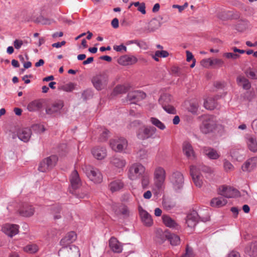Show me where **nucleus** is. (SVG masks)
I'll list each match as a JSON object with an SVG mask.
<instances>
[{"instance_id": "1", "label": "nucleus", "mask_w": 257, "mask_h": 257, "mask_svg": "<svg viewBox=\"0 0 257 257\" xmlns=\"http://www.w3.org/2000/svg\"><path fill=\"white\" fill-rule=\"evenodd\" d=\"M203 120L200 126L201 132L204 134H208L213 132L216 128V122L212 115H205L202 116Z\"/></svg>"}, {"instance_id": "2", "label": "nucleus", "mask_w": 257, "mask_h": 257, "mask_svg": "<svg viewBox=\"0 0 257 257\" xmlns=\"http://www.w3.org/2000/svg\"><path fill=\"white\" fill-rule=\"evenodd\" d=\"M146 168L140 163H135L128 168L127 176L131 180H136L146 173Z\"/></svg>"}, {"instance_id": "3", "label": "nucleus", "mask_w": 257, "mask_h": 257, "mask_svg": "<svg viewBox=\"0 0 257 257\" xmlns=\"http://www.w3.org/2000/svg\"><path fill=\"white\" fill-rule=\"evenodd\" d=\"M166 177V171L163 167L158 166L155 168L153 174L154 184L158 190L163 187Z\"/></svg>"}, {"instance_id": "4", "label": "nucleus", "mask_w": 257, "mask_h": 257, "mask_svg": "<svg viewBox=\"0 0 257 257\" xmlns=\"http://www.w3.org/2000/svg\"><path fill=\"white\" fill-rule=\"evenodd\" d=\"M58 157L56 155L45 158L40 163L38 170L42 172H46L52 169L56 164Z\"/></svg>"}, {"instance_id": "5", "label": "nucleus", "mask_w": 257, "mask_h": 257, "mask_svg": "<svg viewBox=\"0 0 257 257\" xmlns=\"http://www.w3.org/2000/svg\"><path fill=\"white\" fill-rule=\"evenodd\" d=\"M85 172L88 178L94 183L99 184L102 181V175L98 169L91 166H86Z\"/></svg>"}, {"instance_id": "6", "label": "nucleus", "mask_w": 257, "mask_h": 257, "mask_svg": "<svg viewBox=\"0 0 257 257\" xmlns=\"http://www.w3.org/2000/svg\"><path fill=\"white\" fill-rule=\"evenodd\" d=\"M108 77L105 73H100L93 76L91 82L94 87L98 90L104 89L107 84Z\"/></svg>"}, {"instance_id": "7", "label": "nucleus", "mask_w": 257, "mask_h": 257, "mask_svg": "<svg viewBox=\"0 0 257 257\" xmlns=\"http://www.w3.org/2000/svg\"><path fill=\"white\" fill-rule=\"evenodd\" d=\"M59 255L64 257H80V253L78 247L75 245L65 246L59 251Z\"/></svg>"}, {"instance_id": "8", "label": "nucleus", "mask_w": 257, "mask_h": 257, "mask_svg": "<svg viewBox=\"0 0 257 257\" xmlns=\"http://www.w3.org/2000/svg\"><path fill=\"white\" fill-rule=\"evenodd\" d=\"M170 180L173 188L175 190H179L183 188L184 177L180 172H176L173 173L171 177Z\"/></svg>"}, {"instance_id": "9", "label": "nucleus", "mask_w": 257, "mask_h": 257, "mask_svg": "<svg viewBox=\"0 0 257 257\" xmlns=\"http://www.w3.org/2000/svg\"><path fill=\"white\" fill-rule=\"evenodd\" d=\"M110 146L115 152H121L126 148L127 146V141L123 138L111 140Z\"/></svg>"}, {"instance_id": "10", "label": "nucleus", "mask_w": 257, "mask_h": 257, "mask_svg": "<svg viewBox=\"0 0 257 257\" xmlns=\"http://www.w3.org/2000/svg\"><path fill=\"white\" fill-rule=\"evenodd\" d=\"M190 175L196 186L200 188L203 185L202 176L201 175L198 168L195 166H190Z\"/></svg>"}, {"instance_id": "11", "label": "nucleus", "mask_w": 257, "mask_h": 257, "mask_svg": "<svg viewBox=\"0 0 257 257\" xmlns=\"http://www.w3.org/2000/svg\"><path fill=\"white\" fill-rule=\"evenodd\" d=\"M156 128L154 126H147L139 131L137 134L138 138L145 140L152 137L156 132Z\"/></svg>"}, {"instance_id": "12", "label": "nucleus", "mask_w": 257, "mask_h": 257, "mask_svg": "<svg viewBox=\"0 0 257 257\" xmlns=\"http://www.w3.org/2000/svg\"><path fill=\"white\" fill-rule=\"evenodd\" d=\"M239 191L234 188L222 186L219 188V194L226 198H232L239 195Z\"/></svg>"}, {"instance_id": "13", "label": "nucleus", "mask_w": 257, "mask_h": 257, "mask_svg": "<svg viewBox=\"0 0 257 257\" xmlns=\"http://www.w3.org/2000/svg\"><path fill=\"white\" fill-rule=\"evenodd\" d=\"M63 107V102L61 101L55 102L46 108V113L49 115L54 116L59 113Z\"/></svg>"}, {"instance_id": "14", "label": "nucleus", "mask_w": 257, "mask_h": 257, "mask_svg": "<svg viewBox=\"0 0 257 257\" xmlns=\"http://www.w3.org/2000/svg\"><path fill=\"white\" fill-rule=\"evenodd\" d=\"M18 211L20 215L29 217L33 215L35 212V208L31 205L25 203L22 205Z\"/></svg>"}, {"instance_id": "15", "label": "nucleus", "mask_w": 257, "mask_h": 257, "mask_svg": "<svg viewBox=\"0 0 257 257\" xmlns=\"http://www.w3.org/2000/svg\"><path fill=\"white\" fill-rule=\"evenodd\" d=\"M146 96V94L140 91H134L130 92L127 96V100L131 103H135L140 100L144 99Z\"/></svg>"}, {"instance_id": "16", "label": "nucleus", "mask_w": 257, "mask_h": 257, "mask_svg": "<svg viewBox=\"0 0 257 257\" xmlns=\"http://www.w3.org/2000/svg\"><path fill=\"white\" fill-rule=\"evenodd\" d=\"M3 231L12 237L19 232V226L16 224H6L2 228Z\"/></svg>"}, {"instance_id": "17", "label": "nucleus", "mask_w": 257, "mask_h": 257, "mask_svg": "<svg viewBox=\"0 0 257 257\" xmlns=\"http://www.w3.org/2000/svg\"><path fill=\"white\" fill-rule=\"evenodd\" d=\"M204 155L211 160H217L220 157L218 152L214 148L204 147L202 149Z\"/></svg>"}, {"instance_id": "18", "label": "nucleus", "mask_w": 257, "mask_h": 257, "mask_svg": "<svg viewBox=\"0 0 257 257\" xmlns=\"http://www.w3.org/2000/svg\"><path fill=\"white\" fill-rule=\"evenodd\" d=\"M44 103V101L43 99H35L28 104L27 109L29 111L31 112L39 111L42 108Z\"/></svg>"}, {"instance_id": "19", "label": "nucleus", "mask_w": 257, "mask_h": 257, "mask_svg": "<svg viewBox=\"0 0 257 257\" xmlns=\"http://www.w3.org/2000/svg\"><path fill=\"white\" fill-rule=\"evenodd\" d=\"M198 221V214L197 212L193 210L188 214L186 217V223L189 227H194Z\"/></svg>"}, {"instance_id": "20", "label": "nucleus", "mask_w": 257, "mask_h": 257, "mask_svg": "<svg viewBox=\"0 0 257 257\" xmlns=\"http://www.w3.org/2000/svg\"><path fill=\"white\" fill-rule=\"evenodd\" d=\"M70 181L71 185L73 189H76L81 185L79 174L76 170H74L70 177Z\"/></svg>"}, {"instance_id": "21", "label": "nucleus", "mask_w": 257, "mask_h": 257, "mask_svg": "<svg viewBox=\"0 0 257 257\" xmlns=\"http://www.w3.org/2000/svg\"><path fill=\"white\" fill-rule=\"evenodd\" d=\"M137 61L138 59L136 57L127 55L120 57L118 60V63L123 66L133 65L137 63Z\"/></svg>"}, {"instance_id": "22", "label": "nucleus", "mask_w": 257, "mask_h": 257, "mask_svg": "<svg viewBox=\"0 0 257 257\" xmlns=\"http://www.w3.org/2000/svg\"><path fill=\"white\" fill-rule=\"evenodd\" d=\"M109 246L114 252L120 253L122 251V247L121 243L114 237H112L109 239Z\"/></svg>"}, {"instance_id": "23", "label": "nucleus", "mask_w": 257, "mask_h": 257, "mask_svg": "<svg viewBox=\"0 0 257 257\" xmlns=\"http://www.w3.org/2000/svg\"><path fill=\"white\" fill-rule=\"evenodd\" d=\"M113 210L117 215H121L123 217H127L130 215V211L128 207L124 205H120L118 206H114Z\"/></svg>"}, {"instance_id": "24", "label": "nucleus", "mask_w": 257, "mask_h": 257, "mask_svg": "<svg viewBox=\"0 0 257 257\" xmlns=\"http://www.w3.org/2000/svg\"><path fill=\"white\" fill-rule=\"evenodd\" d=\"M183 151L186 156L189 159H194L195 153L192 145L188 142H184L183 145Z\"/></svg>"}, {"instance_id": "25", "label": "nucleus", "mask_w": 257, "mask_h": 257, "mask_svg": "<svg viewBox=\"0 0 257 257\" xmlns=\"http://www.w3.org/2000/svg\"><path fill=\"white\" fill-rule=\"evenodd\" d=\"M32 135L31 130L27 127L20 130L18 134L19 138L24 142H27Z\"/></svg>"}, {"instance_id": "26", "label": "nucleus", "mask_w": 257, "mask_h": 257, "mask_svg": "<svg viewBox=\"0 0 257 257\" xmlns=\"http://www.w3.org/2000/svg\"><path fill=\"white\" fill-rule=\"evenodd\" d=\"M245 253L250 257H257V241L251 242L245 247Z\"/></svg>"}, {"instance_id": "27", "label": "nucleus", "mask_w": 257, "mask_h": 257, "mask_svg": "<svg viewBox=\"0 0 257 257\" xmlns=\"http://www.w3.org/2000/svg\"><path fill=\"white\" fill-rule=\"evenodd\" d=\"M140 214L142 221L146 226H150L153 224L152 217L146 211L142 210Z\"/></svg>"}, {"instance_id": "28", "label": "nucleus", "mask_w": 257, "mask_h": 257, "mask_svg": "<svg viewBox=\"0 0 257 257\" xmlns=\"http://www.w3.org/2000/svg\"><path fill=\"white\" fill-rule=\"evenodd\" d=\"M93 156L98 160L103 159L106 156V150L104 148H95L92 151Z\"/></svg>"}, {"instance_id": "29", "label": "nucleus", "mask_w": 257, "mask_h": 257, "mask_svg": "<svg viewBox=\"0 0 257 257\" xmlns=\"http://www.w3.org/2000/svg\"><path fill=\"white\" fill-rule=\"evenodd\" d=\"M236 81L237 84L244 89L248 90L251 87V84L249 80L243 76H238L236 78Z\"/></svg>"}, {"instance_id": "30", "label": "nucleus", "mask_w": 257, "mask_h": 257, "mask_svg": "<svg viewBox=\"0 0 257 257\" xmlns=\"http://www.w3.org/2000/svg\"><path fill=\"white\" fill-rule=\"evenodd\" d=\"M257 162V157L250 158L247 160L242 166L243 171H250L255 166Z\"/></svg>"}, {"instance_id": "31", "label": "nucleus", "mask_w": 257, "mask_h": 257, "mask_svg": "<svg viewBox=\"0 0 257 257\" xmlns=\"http://www.w3.org/2000/svg\"><path fill=\"white\" fill-rule=\"evenodd\" d=\"M76 238V234L74 231L68 232L66 235L60 241V244L62 245L70 243L75 240Z\"/></svg>"}, {"instance_id": "32", "label": "nucleus", "mask_w": 257, "mask_h": 257, "mask_svg": "<svg viewBox=\"0 0 257 257\" xmlns=\"http://www.w3.org/2000/svg\"><path fill=\"white\" fill-rule=\"evenodd\" d=\"M163 222L164 224L167 227L170 228H179V225L176 221L171 218L168 215H163L162 217Z\"/></svg>"}, {"instance_id": "33", "label": "nucleus", "mask_w": 257, "mask_h": 257, "mask_svg": "<svg viewBox=\"0 0 257 257\" xmlns=\"http://www.w3.org/2000/svg\"><path fill=\"white\" fill-rule=\"evenodd\" d=\"M246 144L248 149L252 152H257V141L255 138L249 136L246 138Z\"/></svg>"}, {"instance_id": "34", "label": "nucleus", "mask_w": 257, "mask_h": 257, "mask_svg": "<svg viewBox=\"0 0 257 257\" xmlns=\"http://www.w3.org/2000/svg\"><path fill=\"white\" fill-rule=\"evenodd\" d=\"M111 192L118 191L124 187V183L120 180H117L111 182L109 185Z\"/></svg>"}, {"instance_id": "35", "label": "nucleus", "mask_w": 257, "mask_h": 257, "mask_svg": "<svg viewBox=\"0 0 257 257\" xmlns=\"http://www.w3.org/2000/svg\"><path fill=\"white\" fill-rule=\"evenodd\" d=\"M172 101V96L169 94H164L161 96L159 99L160 104L162 106V107H165L167 105H169Z\"/></svg>"}, {"instance_id": "36", "label": "nucleus", "mask_w": 257, "mask_h": 257, "mask_svg": "<svg viewBox=\"0 0 257 257\" xmlns=\"http://www.w3.org/2000/svg\"><path fill=\"white\" fill-rule=\"evenodd\" d=\"M227 200L222 197L213 198L210 202V205L214 207H220L227 203Z\"/></svg>"}, {"instance_id": "37", "label": "nucleus", "mask_w": 257, "mask_h": 257, "mask_svg": "<svg viewBox=\"0 0 257 257\" xmlns=\"http://www.w3.org/2000/svg\"><path fill=\"white\" fill-rule=\"evenodd\" d=\"M165 236L172 245H177L180 243V237L176 234L169 232V234H167Z\"/></svg>"}, {"instance_id": "38", "label": "nucleus", "mask_w": 257, "mask_h": 257, "mask_svg": "<svg viewBox=\"0 0 257 257\" xmlns=\"http://www.w3.org/2000/svg\"><path fill=\"white\" fill-rule=\"evenodd\" d=\"M161 26V23L156 18L151 20L148 24V31L149 32H153L158 29Z\"/></svg>"}, {"instance_id": "39", "label": "nucleus", "mask_w": 257, "mask_h": 257, "mask_svg": "<svg viewBox=\"0 0 257 257\" xmlns=\"http://www.w3.org/2000/svg\"><path fill=\"white\" fill-rule=\"evenodd\" d=\"M51 213L54 215V219H59L61 216L60 212L61 211V207L59 205H55L51 207Z\"/></svg>"}, {"instance_id": "40", "label": "nucleus", "mask_w": 257, "mask_h": 257, "mask_svg": "<svg viewBox=\"0 0 257 257\" xmlns=\"http://www.w3.org/2000/svg\"><path fill=\"white\" fill-rule=\"evenodd\" d=\"M129 87L126 85H118L113 89L112 93L113 95L124 93H126Z\"/></svg>"}, {"instance_id": "41", "label": "nucleus", "mask_w": 257, "mask_h": 257, "mask_svg": "<svg viewBox=\"0 0 257 257\" xmlns=\"http://www.w3.org/2000/svg\"><path fill=\"white\" fill-rule=\"evenodd\" d=\"M111 163L113 166L119 168L123 167L125 165L124 160L115 157L111 159Z\"/></svg>"}, {"instance_id": "42", "label": "nucleus", "mask_w": 257, "mask_h": 257, "mask_svg": "<svg viewBox=\"0 0 257 257\" xmlns=\"http://www.w3.org/2000/svg\"><path fill=\"white\" fill-rule=\"evenodd\" d=\"M140 178L141 179V182L142 188L144 189H147L150 183V177L149 175L145 173Z\"/></svg>"}, {"instance_id": "43", "label": "nucleus", "mask_w": 257, "mask_h": 257, "mask_svg": "<svg viewBox=\"0 0 257 257\" xmlns=\"http://www.w3.org/2000/svg\"><path fill=\"white\" fill-rule=\"evenodd\" d=\"M204 105L206 109L213 110L216 107V103L214 98L209 97L205 101Z\"/></svg>"}, {"instance_id": "44", "label": "nucleus", "mask_w": 257, "mask_h": 257, "mask_svg": "<svg viewBox=\"0 0 257 257\" xmlns=\"http://www.w3.org/2000/svg\"><path fill=\"white\" fill-rule=\"evenodd\" d=\"M150 121L152 123V124H153L154 125H155V126L157 127L158 128L161 130H164L166 128L165 125L156 117H151Z\"/></svg>"}, {"instance_id": "45", "label": "nucleus", "mask_w": 257, "mask_h": 257, "mask_svg": "<svg viewBox=\"0 0 257 257\" xmlns=\"http://www.w3.org/2000/svg\"><path fill=\"white\" fill-rule=\"evenodd\" d=\"M137 158L139 160L147 159L148 155L147 151L144 149H141L137 152Z\"/></svg>"}, {"instance_id": "46", "label": "nucleus", "mask_w": 257, "mask_h": 257, "mask_svg": "<svg viewBox=\"0 0 257 257\" xmlns=\"http://www.w3.org/2000/svg\"><path fill=\"white\" fill-rule=\"evenodd\" d=\"M247 22L245 20L239 21L236 25V29L239 32H243L247 29Z\"/></svg>"}, {"instance_id": "47", "label": "nucleus", "mask_w": 257, "mask_h": 257, "mask_svg": "<svg viewBox=\"0 0 257 257\" xmlns=\"http://www.w3.org/2000/svg\"><path fill=\"white\" fill-rule=\"evenodd\" d=\"M25 251L30 253H34L38 250V247L36 244H28L24 248Z\"/></svg>"}, {"instance_id": "48", "label": "nucleus", "mask_w": 257, "mask_h": 257, "mask_svg": "<svg viewBox=\"0 0 257 257\" xmlns=\"http://www.w3.org/2000/svg\"><path fill=\"white\" fill-rule=\"evenodd\" d=\"M167 234H169V232H168L167 230H165L164 232H163L162 230H158L157 237L160 240L159 241L160 243H162L167 239V237L165 236Z\"/></svg>"}, {"instance_id": "49", "label": "nucleus", "mask_w": 257, "mask_h": 257, "mask_svg": "<svg viewBox=\"0 0 257 257\" xmlns=\"http://www.w3.org/2000/svg\"><path fill=\"white\" fill-rule=\"evenodd\" d=\"M245 74L247 77L250 78L257 79V71H254L251 68H248L245 71Z\"/></svg>"}, {"instance_id": "50", "label": "nucleus", "mask_w": 257, "mask_h": 257, "mask_svg": "<svg viewBox=\"0 0 257 257\" xmlns=\"http://www.w3.org/2000/svg\"><path fill=\"white\" fill-rule=\"evenodd\" d=\"M200 64L204 67L209 68L212 66V59L210 58L203 59L200 62Z\"/></svg>"}, {"instance_id": "51", "label": "nucleus", "mask_w": 257, "mask_h": 257, "mask_svg": "<svg viewBox=\"0 0 257 257\" xmlns=\"http://www.w3.org/2000/svg\"><path fill=\"white\" fill-rule=\"evenodd\" d=\"M223 56L226 58L232 59L233 60H236L240 57L239 55L233 53H225L223 54Z\"/></svg>"}, {"instance_id": "52", "label": "nucleus", "mask_w": 257, "mask_h": 257, "mask_svg": "<svg viewBox=\"0 0 257 257\" xmlns=\"http://www.w3.org/2000/svg\"><path fill=\"white\" fill-rule=\"evenodd\" d=\"M109 131L106 129H104L99 137V140L101 142L106 141L108 137Z\"/></svg>"}, {"instance_id": "53", "label": "nucleus", "mask_w": 257, "mask_h": 257, "mask_svg": "<svg viewBox=\"0 0 257 257\" xmlns=\"http://www.w3.org/2000/svg\"><path fill=\"white\" fill-rule=\"evenodd\" d=\"M163 109L168 113H171V114H176V110L175 108V107L171 105V104H169V105H167V106L165 107H163Z\"/></svg>"}, {"instance_id": "54", "label": "nucleus", "mask_w": 257, "mask_h": 257, "mask_svg": "<svg viewBox=\"0 0 257 257\" xmlns=\"http://www.w3.org/2000/svg\"><path fill=\"white\" fill-rule=\"evenodd\" d=\"M212 66L216 65L218 67H221L223 66L224 64V61L220 59H212Z\"/></svg>"}, {"instance_id": "55", "label": "nucleus", "mask_w": 257, "mask_h": 257, "mask_svg": "<svg viewBox=\"0 0 257 257\" xmlns=\"http://www.w3.org/2000/svg\"><path fill=\"white\" fill-rule=\"evenodd\" d=\"M62 89L65 91L71 92L74 89V85L72 83H70L63 86Z\"/></svg>"}, {"instance_id": "56", "label": "nucleus", "mask_w": 257, "mask_h": 257, "mask_svg": "<svg viewBox=\"0 0 257 257\" xmlns=\"http://www.w3.org/2000/svg\"><path fill=\"white\" fill-rule=\"evenodd\" d=\"M198 169V171L201 170L203 172L208 174H212L213 172V170L210 167L205 166H202Z\"/></svg>"}, {"instance_id": "57", "label": "nucleus", "mask_w": 257, "mask_h": 257, "mask_svg": "<svg viewBox=\"0 0 257 257\" xmlns=\"http://www.w3.org/2000/svg\"><path fill=\"white\" fill-rule=\"evenodd\" d=\"M199 104L198 103H192L190 104L189 110L193 113H195L198 110Z\"/></svg>"}, {"instance_id": "58", "label": "nucleus", "mask_w": 257, "mask_h": 257, "mask_svg": "<svg viewBox=\"0 0 257 257\" xmlns=\"http://www.w3.org/2000/svg\"><path fill=\"white\" fill-rule=\"evenodd\" d=\"M169 56V53L166 51H157L155 52V56L159 57H167Z\"/></svg>"}, {"instance_id": "59", "label": "nucleus", "mask_w": 257, "mask_h": 257, "mask_svg": "<svg viewBox=\"0 0 257 257\" xmlns=\"http://www.w3.org/2000/svg\"><path fill=\"white\" fill-rule=\"evenodd\" d=\"M184 257H192L193 256V250L188 245L186 247V253L183 255Z\"/></svg>"}, {"instance_id": "60", "label": "nucleus", "mask_w": 257, "mask_h": 257, "mask_svg": "<svg viewBox=\"0 0 257 257\" xmlns=\"http://www.w3.org/2000/svg\"><path fill=\"white\" fill-rule=\"evenodd\" d=\"M23 44V42L21 40L16 39L14 42V46L16 49H19Z\"/></svg>"}, {"instance_id": "61", "label": "nucleus", "mask_w": 257, "mask_h": 257, "mask_svg": "<svg viewBox=\"0 0 257 257\" xmlns=\"http://www.w3.org/2000/svg\"><path fill=\"white\" fill-rule=\"evenodd\" d=\"M224 167L226 171H230L233 169V166L228 161H225L224 163Z\"/></svg>"}, {"instance_id": "62", "label": "nucleus", "mask_w": 257, "mask_h": 257, "mask_svg": "<svg viewBox=\"0 0 257 257\" xmlns=\"http://www.w3.org/2000/svg\"><path fill=\"white\" fill-rule=\"evenodd\" d=\"M138 10L142 14L145 15L146 14L145 4L142 3L141 5L138 8Z\"/></svg>"}, {"instance_id": "63", "label": "nucleus", "mask_w": 257, "mask_h": 257, "mask_svg": "<svg viewBox=\"0 0 257 257\" xmlns=\"http://www.w3.org/2000/svg\"><path fill=\"white\" fill-rule=\"evenodd\" d=\"M172 72L174 74H177V76H180L182 75V73L181 72V69L177 67H174L172 69Z\"/></svg>"}, {"instance_id": "64", "label": "nucleus", "mask_w": 257, "mask_h": 257, "mask_svg": "<svg viewBox=\"0 0 257 257\" xmlns=\"http://www.w3.org/2000/svg\"><path fill=\"white\" fill-rule=\"evenodd\" d=\"M113 48H114V49L115 51H116L117 52H120L122 50H124L125 52L126 51V47L125 46L123 45H119V46H114Z\"/></svg>"}]
</instances>
